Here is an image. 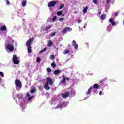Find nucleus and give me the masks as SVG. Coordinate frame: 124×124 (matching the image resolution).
<instances>
[{"mask_svg": "<svg viewBox=\"0 0 124 124\" xmlns=\"http://www.w3.org/2000/svg\"><path fill=\"white\" fill-rule=\"evenodd\" d=\"M93 87L91 86L90 87V88L88 89L87 91V95L88 94H91V93H92V90H93Z\"/></svg>", "mask_w": 124, "mask_h": 124, "instance_id": "9d476101", "label": "nucleus"}, {"mask_svg": "<svg viewBox=\"0 0 124 124\" xmlns=\"http://www.w3.org/2000/svg\"><path fill=\"white\" fill-rule=\"evenodd\" d=\"M62 104H65V102H62Z\"/></svg>", "mask_w": 124, "mask_h": 124, "instance_id": "09e8293b", "label": "nucleus"}, {"mask_svg": "<svg viewBox=\"0 0 124 124\" xmlns=\"http://www.w3.org/2000/svg\"><path fill=\"white\" fill-rule=\"evenodd\" d=\"M78 24H80V23H82V20H81L80 19H79L78 20Z\"/></svg>", "mask_w": 124, "mask_h": 124, "instance_id": "72a5a7b5", "label": "nucleus"}, {"mask_svg": "<svg viewBox=\"0 0 124 124\" xmlns=\"http://www.w3.org/2000/svg\"><path fill=\"white\" fill-rule=\"evenodd\" d=\"M57 33V32H54L53 33H52L51 35V37H53V36H55V35H56V34Z\"/></svg>", "mask_w": 124, "mask_h": 124, "instance_id": "bb28decb", "label": "nucleus"}, {"mask_svg": "<svg viewBox=\"0 0 124 124\" xmlns=\"http://www.w3.org/2000/svg\"><path fill=\"white\" fill-rule=\"evenodd\" d=\"M16 89V91H20L22 89V82L19 79H16L15 81Z\"/></svg>", "mask_w": 124, "mask_h": 124, "instance_id": "f257e3e1", "label": "nucleus"}, {"mask_svg": "<svg viewBox=\"0 0 124 124\" xmlns=\"http://www.w3.org/2000/svg\"><path fill=\"white\" fill-rule=\"evenodd\" d=\"M118 12L115 13V17H117V16H118Z\"/></svg>", "mask_w": 124, "mask_h": 124, "instance_id": "a19ab883", "label": "nucleus"}, {"mask_svg": "<svg viewBox=\"0 0 124 124\" xmlns=\"http://www.w3.org/2000/svg\"><path fill=\"white\" fill-rule=\"evenodd\" d=\"M99 86L97 84V83L94 84L93 87V89H95V90H97L99 88Z\"/></svg>", "mask_w": 124, "mask_h": 124, "instance_id": "6ab92c4d", "label": "nucleus"}, {"mask_svg": "<svg viewBox=\"0 0 124 124\" xmlns=\"http://www.w3.org/2000/svg\"><path fill=\"white\" fill-rule=\"evenodd\" d=\"M93 3H94L95 4H96L97 3V0H93Z\"/></svg>", "mask_w": 124, "mask_h": 124, "instance_id": "f704fd0d", "label": "nucleus"}, {"mask_svg": "<svg viewBox=\"0 0 124 124\" xmlns=\"http://www.w3.org/2000/svg\"><path fill=\"white\" fill-rule=\"evenodd\" d=\"M64 7V4H62L60 5V7H59V9H62V8H63Z\"/></svg>", "mask_w": 124, "mask_h": 124, "instance_id": "c756f323", "label": "nucleus"}, {"mask_svg": "<svg viewBox=\"0 0 124 124\" xmlns=\"http://www.w3.org/2000/svg\"><path fill=\"white\" fill-rule=\"evenodd\" d=\"M72 45L73 46H74L75 49H78V45L76 44V41L75 40L73 41Z\"/></svg>", "mask_w": 124, "mask_h": 124, "instance_id": "1a4fd4ad", "label": "nucleus"}, {"mask_svg": "<svg viewBox=\"0 0 124 124\" xmlns=\"http://www.w3.org/2000/svg\"><path fill=\"white\" fill-rule=\"evenodd\" d=\"M52 45H53V42H52V41L49 40L47 43L48 47H51V46H52Z\"/></svg>", "mask_w": 124, "mask_h": 124, "instance_id": "dca6fc26", "label": "nucleus"}, {"mask_svg": "<svg viewBox=\"0 0 124 124\" xmlns=\"http://www.w3.org/2000/svg\"><path fill=\"white\" fill-rule=\"evenodd\" d=\"M100 18L101 20H105L106 19V15L103 14L101 15Z\"/></svg>", "mask_w": 124, "mask_h": 124, "instance_id": "2eb2a0df", "label": "nucleus"}, {"mask_svg": "<svg viewBox=\"0 0 124 124\" xmlns=\"http://www.w3.org/2000/svg\"><path fill=\"white\" fill-rule=\"evenodd\" d=\"M46 84H47L48 85H53V80L52 78H47Z\"/></svg>", "mask_w": 124, "mask_h": 124, "instance_id": "6e6552de", "label": "nucleus"}, {"mask_svg": "<svg viewBox=\"0 0 124 124\" xmlns=\"http://www.w3.org/2000/svg\"><path fill=\"white\" fill-rule=\"evenodd\" d=\"M62 14V11H60L57 12L58 16H61Z\"/></svg>", "mask_w": 124, "mask_h": 124, "instance_id": "a878e982", "label": "nucleus"}, {"mask_svg": "<svg viewBox=\"0 0 124 124\" xmlns=\"http://www.w3.org/2000/svg\"><path fill=\"white\" fill-rule=\"evenodd\" d=\"M98 14H99V15H100V14H101V12H99Z\"/></svg>", "mask_w": 124, "mask_h": 124, "instance_id": "de8ad7c7", "label": "nucleus"}, {"mask_svg": "<svg viewBox=\"0 0 124 124\" xmlns=\"http://www.w3.org/2000/svg\"><path fill=\"white\" fill-rule=\"evenodd\" d=\"M69 95H70V94L68 92H65L64 93H62V97L63 98H66L67 97H68L69 96Z\"/></svg>", "mask_w": 124, "mask_h": 124, "instance_id": "0eeeda50", "label": "nucleus"}, {"mask_svg": "<svg viewBox=\"0 0 124 124\" xmlns=\"http://www.w3.org/2000/svg\"><path fill=\"white\" fill-rule=\"evenodd\" d=\"M27 96H28L29 97H30V96H31V95L29 93H27Z\"/></svg>", "mask_w": 124, "mask_h": 124, "instance_id": "37998d69", "label": "nucleus"}, {"mask_svg": "<svg viewBox=\"0 0 124 124\" xmlns=\"http://www.w3.org/2000/svg\"><path fill=\"white\" fill-rule=\"evenodd\" d=\"M32 98H33V96H31V97H30L28 98L29 101H31V100L32 99Z\"/></svg>", "mask_w": 124, "mask_h": 124, "instance_id": "473e14b6", "label": "nucleus"}, {"mask_svg": "<svg viewBox=\"0 0 124 124\" xmlns=\"http://www.w3.org/2000/svg\"><path fill=\"white\" fill-rule=\"evenodd\" d=\"M0 75L2 77H4V75L3 74V72H0Z\"/></svg>", "mask_w": 124, "mask_h": 124, "instance_id": "2f4dec72", "label": "nucleus"}, {"mask_svg": "<svg viewBox=\"0 0 124 124\" xmlns=\"http://www.w3.org/2000/svg\"><path fill=\"white\" fill-rule=\"evenodd\" d=\"M100 82L102 84L103 83V80H100Z\"/></svg>", "mask_w": 124, "mask_h": 124, "instance_id": "49530a36", "label": "nucleus"}, {"mask_svg": "<svg viewBox=\"0 0 124 124\" xmlns=\"http://www.w3.org/2000/svg\"><path fill=\"white\" fill-rule=\"evenodd\" d=\"M57 4V1L56 0H52L51 1H49L47 4V6L48 7H54L55 5Z\"/></svg>", "mask_w": 124, "mask_h": 124, "instance_id": "7ed1b4c3", "label": "nucleus"}, {"mask_svg": "<svg viewBox=\"0 0 124 124\" xmlns=\"http://www.w3.org/2000/svg\"><path fill=\"white\" fill-rule=\"evenodd\" d=\"M109 23H111L112 26H116V22H113V19L112 18H110L109 19Z\"/></svg>", "mask_w": 124, "mask_h": 124, "instance_id": "4468645a", "label": "nucleus"}, {"mask_svg": "<svg viewBox=\"0 0 124 124\" xmlns=\"http://www.w3.org/2000/svg\"><path fill=\"white\" fill-rule=\"evenodd\" d=\"M85 28H86V26H84V28L85 29Z\"/></svg>", "mask_w": 124, "mask_h": 124, "instance_id": "3c124183", "label": "nucleus"}, {"mask_svg": "<svg viewBox=\"0 0 124 124\" xmlns=\"http://www.w3.org/2000/svg\"><path fill=\"white\" fill-rule=\"evenodd\" d=\"M59 21L60 22H62L63 21V18H60Z\"/></svg>", "mask_w": 124, "mask_h": 124, "instance_id": "58836bf2", "label": "nucleus"}, {"mask_svg": "<svg viewBox=\"0 0 124 124\" xmlns=\"http://www.w3.org/2000/svg\"><path fill=\"white\" fill-rule=\"evenodd\" d=\"M51 59L52 60L55 59V55L54 54L51 55Z\"/></svg>", "mask_w": 124, "mask_h": 124, "instance_id": "7c9ffc66", "label": "nucleus"}, {"mask_svg": "<svg viewBox=\"0 0 124 124\" xmlns=\"http://www.w3.org/2000/svg\"><path fill=\"white\" fill-rule=\"evenodd\" d=\"M63 54L64 55H66L67 54H69V50H68L67 49L64 50V51L63 52Z\"/></svg>", "mask_w": 124, "mask_h": 124, "instance_id": "5701e85b", "label": "nucleus"}, {"mask_svg": "<svg viewBox=\"0 0 124 124\" xmlns=\"http://www.w3.org/2000/svg\"><path fill=\"white\" fill-rule=\"evenodd\" d=\"M27 50H28V52L29 53H31V46H27Z\"/></svg>", "mask_w": 124, "mask_h": 124, "instance_id": "aec40b11", "label": "nucleus"}, {"mask_svg": "<svg viewBox=\"0 0 124 124\" xmlns=\"http://www.w3.org/2000/svg\"><path fill=\"white\" fill-rule=\"evenodd\" d=\"M54 75H58V74H60L61 73V70L57 69L54 71L53 72Z\"/></svg>", "mask_w": 124, "mask_h": 124, "instance_id": "9b49d317", "label": "nucleus"}, {"mask_svg": "<svg viewBox=\"0 0 124 124\" xmlns=\"http://www.w3.org/2000/svg\"><path fill=\"white\" fill-rule=\"evenodd\" d=\"M21 5L23 6V7H25V6L27 5V0H23L22 2Z\"/></svg>", "mask_w": 124, "mask_h": 124, "instance_id": "ddd939ff", "label": "nucleus"}, {"mask_svg": "<svg viewBox=\"0 0 124 124\" xmlns=\"http://www.w3.org/2000/svg\"><path fill=\"white\" fill-rule=\"evenodd\" d=\"M87 10H88V7L86 6V7H85L83 9V13L84 14H85V13H87Z\"/></svg>", "mask_w": 124, "mask_h": 124, "instance_id": "4be33fe9", "label": "nucleus"}, {"mask_svg": "<svg viewBox=\"0 0 124 124\" xmlns=\"http://www.w3.org/2000/svg\"><path fill=\"white\" fill-rule=\"evenodd\" d=\"M99 93V95H101L102 94V92L100 91Z\"/></svg>", "mask_w": 124, "mask_h": 124, "instance_id": "79ce46f5", "label": "nucleus"}, {"mask_svg": "<svg viewBox=\"0 0 124 124\" xmlns=\"http://www.w3.org/2000/svg\"><path fill=\"white\" fill-rule=\"evenodd\" d=\"M36 61L37 62H41V59H40V58H39V57H37Z\"/></svg>", "mask_w": 124, "mask_h": 124, "instance_id": "c85d7f7f", "label": "nucleus"}, {"mask_svg": "<svg viewBox=\"0 0 124 124\" xmlns=\"http://www.w3.org/2000/svg\"><path fill=\"white\" fill-rule=\"evenodd\" d=\"M51 65L53 68H55V67L57 66V65H56V63H55V62H53L52 63H51Z\"/></svg>", "mask_w": 124, "mask_h": 124, "instance_id": "412c9836", "label": "nucleus"}, {"mask_svg": "<svg viewBox=\"0 0 124 124\" xmlns=\"http://www.w3.org/2000/svg\"><path fill=\"white\" fill-rule=\"evenodd\" d=\"M46 50H47V48L45 47V48H44L43 49L40 50V51H39V53H40V54H42V53H44V52L45 51H46Z\"/></svg>", "mask_w": 124, "mask_h": 124, "instance_id": "393cba45", "label": "nucleus"}, {"mask_svg": "<svg viewBox=\"0 0 124 124\" xmlns=\"http://www.w3.org/2000/svg\"><path fill=\"white\" fill-rule=\"evenodd\" d=\"M33 38H31L29 39L27 42H26V46H31V44L32 42H33Z\"/></svg>", "mask_w": 124, "mask_h": 124, "instance_id": "39448f33", "label": "nucleus"}, {"mask_svg": "<svg viewBox=\"0 0 124 124\" xmlns=\"http://www.w3.org/2000/svg\"><path fill=\"white\" fill-rule=\"evenodd\" d=\"M65 77L63 76L62 80L61 81V84H65Z\"/></svg>", "mask_w": 124, "mask_h": 124, "instance_id": "a211bd4d", "label": "nucleus"}, {"mask_svg": "<svg viewBox=\"0 0 124 124\" xmlns=\"http://www.w3.org/2000/svg\"><path fill=\"white\" fill-rule=\"evenodd\" d=\"M35 92V90L34 89H32L30 91V92L31 93H33Z\"/></svg>", "mask_w": 124, "mask_h": 124, "instance_id": "e433bc0d", "label": "nucleus"}, {"mask_svg": "<svg viewBox=\"0 0 124 124\" xmlns=\"http://www.w3.org/2000/svg\"><path fill=\"white\" fill-rule=\"evenodd\" d=\"M0 81H1V79L0 78Z\"/></svg>", "mask_w": 124, "mask_h": 124, "instance_id": "8fccbe9b", "label": "nucleus"}, {"mask_svg": "<svg viewBox=\"0 0 124 124\" xmlns=\"http://www.w3.org/2000/svg\"><path fill=\"white\" fill-rule=\"evenodd\" d=\"M52 26L50 25L49 26H46V29H44V31H48L49 29H51Z\"/></svg>", "mask_w": 124, "mask_h": 124, "instance_id": "b1692460", "label": "nucleus"}, {"mask_svg": "<svg viewBox=\"0 0 124 124\" xmlns=\"http://www.w3.org/2000/svg\"><path fill=\"white\" fill-rule=\"evenodd\" d=\"M109 1H110V0H107V3L108 4L109 3Z\"/></svg>", "mask_w": 124, "mask_h": 124, "instance_id": "c03bdc74", "label": "nucleus"}, {"mask_svg": "<svg viewBox=\"0 0 124 124\" xmlns=\"http://www.w3.org/2000/svg\"><path fill=\"white\" fill-rule=\"evenodd\" d=\"M13 62L15 64H18L19 61H18V57L16 55H14L13 57Z\"/></svg>", "mask_w": 124, "mask_h": 124, "instance_id": "20e7f679", "label": "nucleus"}, {"mask_svg": "<svg viewBox=\"0 0 124 124\" xmlns=\"http://www.w3.org/2000/svg\"><path fill=\"white\" fill-rule=\"evenodd\" d=\"M0 30L1 31H6V27H5V25L1 26V27L0 28Z\"/></svg>", "mask_w": 124, "mask_h": 124, "instance_id": "f3484780", "label": "nucleus"}, {"mask_svg": "<svg viewBox=\"0 0 124 124\" xmlns=\"http://www.w3.org/2000/svg\"><path fill=\"white\" fill-rule=\"evenodd\" d=\"M6 3L8 5H9V4H10V2H9V1H8V0H6Z\"/></svg>", "mask_w": 124, "mask_h": 124, "instance_id": "4c0bfd02", "label": "nucleus"}, {"mask_svg": "<svg viewBox=\"0 0 124 124\" xmlns=\"http://www.w3.org/2000/svg\"><path fill=\"white\" fill-rule=\"evenodd\" d=\"M65 80H69V78H65Z\"/></svg>", "mask_w": 124, "mask_h": 124, "instance_id": "a18cd8bd", "label": "nucleus"}, {"mask_svg": "<svg viewBox=\"0 0 124 124\" xmlns=\"http://www.w3.org/2000/svg\"><path fill=\"white\" fill-rule=\"evenodd\" d=\"M52 21H55V20H57V16H55L52 19Z\"/></svg>", "mask_w": 124, "mask_h": 124, "instance_id": "c9c22d12", "label": "nucleus"}, {"mask_svg": "<svg viewBox=\"0 0 124 124\" xmlns=\"http://www.w3.org/2000/svg\"><path fill=\"white\" fill-rule=\"evenodd\" d=\"M46 71L47 72H51V71H52V70L50 68H47Z\"/></svg>", "mask_w": 124, "mask_h": 124, "instance_id": "cd10ccee", "label": "nucleus"}, {"mask_svg": "<svg viewBox=\"0 0 124 124\" xmlns=\"http://www.w3.org/2000/svg\"><path fill=\"white\" fill-rule=\"evenodd\" d=\"M72 29L70 28V27H66L62 31V34H66L67 31H72Z\"/></svg>", "mask_w": 124, "mask_h": 124, "instance_id": "f03ea898", "label": "nucleus"}, {"mask_svg": "<svg viewBox=\"0 0 124 124\" xmlns=\"http://www.w3.org/2000/svg\"><path fill=\"white\" fill-rule=\"evenodd\" d=\"M58 108H59L60 107H62V104H59L57 106Z\"/></svg>", "mask_w": 124, "mask_h": 124, "instance_id": "ea45409f", "label": "nucleus"}, {"mask_svg": "<svg viewBox=\"0 0 124 124\" xmlns=\"http://www.w3.org/2000/svg\"><path fill=\"white\" fill-rule=\"evenodd\" d=\"M7 48L8 50H9V51H10V52H13L14 51V46L10 44H9L7 46Z\"/></svg>", "mask_w": 124, "mask_h": 124, "instance_id": "423d86ee", "label": "nucleus"}, {"mask_svg": "<svg viewBox=\"0 0 124 124\" xmlns=\"http://www.w3.org/2000/svg\"><path fill=\"white\" fill-rule=\"evenodd\" d=\"M49 84L46 83L45 86H44V88L45 90H46L47 91H49L50 90V87H49Z\"/></svg>", "mask_w": 124, "mask_h": 124, "instance_id": "f8f14e48", "label": "nucleus"}]
</instances>
